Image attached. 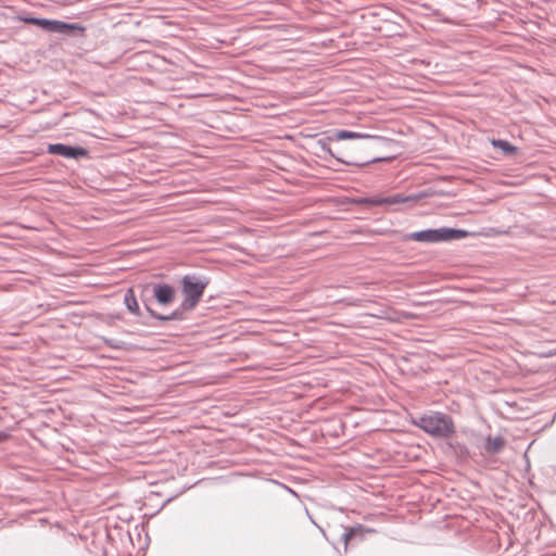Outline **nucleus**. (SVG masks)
Wrapping results in <instances>:
<instances>
[{
  "instance_id": "9",
  "label": "nucleus",
  "mask_w": 556,
  "mask_h": 556,
  "mask_svg": "<svg viewBox=\"0 0 556 556\" xmlns=\"http://www.w3.org/2000/svg\"><path fill=\"white\" fill-rule=\"evenodd\" d=\"M46 152L51 155L75 161L88 159L90 155L87 148L79 144H70L64 142L48 143Z\"/></svg>"
},
{
  "instance_id": "13",
  "label": "nucleus",
  "mask_w": 556,
  "mask_h": 556,
  "mask_svg": "<svg viewBox=\"0 0 556 556\" xmlns=\"http://www.w3.org/2000/svg\"><path fill=\"white\" fill-rule=\"evenodd\" d=\"M506 446V440L503 435L498 434L495 437L486 435L483 441L482 448L489 456L500 454Z\"/></svg>"
},
{
  "instance_id": "12",
  "label": "nucleus",
  "mask_w": 556,
  "mask_h": 556,
  "mask_svg": "<svg viewBox=\"0 0 556 556\" xmlns=\"http://www.w3.org/2000/svg\"><path fill=\"white\" fill-rule=\"evenodd\" d=\"M177 495L164 497L161 492L151 491L143 497L142 507L150 511L151 515H156L163 507L173 501Z\"/></svg>"
},
{
  "instance_id": "3",
  "label": "nucleus",
  "mask_w": 556,
  "mask_h": 556,
  "mask_svg": "<svg viewBox=\"0 0 556 556\" xmlns=\"http://www.w3.org/2000/svg\"><path fill=\"white\" fill-rule=\"evenodd\" d=\"M410 424L434 439H444L456 432L452 416L443 412L429 410L410 416Z\"/></svg>"
},
{
  "instance_id": "17",
  "label": "nucleus",
  "mask_w": 556,
  "mask_h": 556,
  "mask_svg": "<svg viewBox=\"0 0 556 556\" xmlns=\"http://www.w3.org/2000/svg\"><path fill=\"white\" fill-rule=\"evenodd\" d=\"M364 527L357 526L352 528H345L344 532L341 534V540L344 543V551H348L349 544L355 540L358 539L362 541L364 539Z\"/></svg>"
},
{
  "instance_id": "4",
  "label": "nucleus",
  "mask_w": 556,
  "mask_h": 556,
  "mask_svg": "<svg viewBox=\"0 0 556 556\" xmlns=\"http://www.w3.org/2000/svg\"><path fill=\"white\" fill-rule=\"evenodd\" d=\"M332 142H336L334 139H332V135L330 131L325 132V136L323 138L317 139L312 144V151L315 156L325 162H330L331 160H336L340 164H344L348 166H354V167H366L370 164H376L380 162H391L395 159V155H389V156H376L369 160H348L345 157H342L339 155V152H334L333 147L331 146Z\"/></svg>"
},
{
  "instance_id": "19",
  "label": "nucleus",
  "mask_w": 556,
  "mask_h": 556,
  "mask_svg": "<svg viewBox=\"0 0 556 556\" xmlns=\"http://www.w3.org/2000/svg\"><path fill=\"white\" fill-rule=\"evenodd\" d=\"M103 342L106 346L114 349V350H121L123 348V342L114 340V339L103 338Z\"/></svg>"
},
{
  "instance_id": "18",
  "label": "nucleus",
  "mask_w": 556,
  "mask_h": 556,
  "mask_svg": "<svg viewBox=\"0 0 556 556\" xmlns=\"http://www.w3.org/2000/svg\"><path fill=\"white\" fill-rule=\"evenodd\" d=\"M66 542L71 543L72 539L70 535L62 533L61 536L59 539L54 540L53 542H51V544L54 549H61L63 547L64 543H66Z\"/></svg>"
},
{
  "instance_id": "15",
  "label": "nucleus",
  "mask_w": 556,
  "mask_h": 556,
  "mask_svg": "<svg viewBox=\"0 0 556 556\" xmlns=\"http://www.w3.org/2000/svg\"><path fill=\"white\" fill-rule=\"evenodd\" d=\"M491 146L498 150L504 156H513L519 152V148L513 144L507 139L492 138L490 139Z\"/></svg>"
},
{
  "instance_id": "1",
  "label": "nucleus",
  "mask_w": 556,
  "mask_h": 556,
  "mask_svg": "<svg viewBox=\"0 0 556 556\" xmlns=\"http://www.w3.org/2000/svg\"><path fill=\"white\" fill-rule=\"evenodd\" d=\"M211 278L199 273H189L179 279L180 292L182 301L170 312L173 321H182L186 314L192 312L202 301L206 287L210 285Z\"/></svg>"
},
{
  "instance_id": "16",
  "label": "nucleus",
  "mask_w": 556,
  "mask_h": 556,
  "mask_svg": "<svg viewBox=\"0 0 556 556\" xmlns=\"http://www.w3.org/2000/svg\"><path fill=\"white\" fill-rule=\"evenodd\" d=\"M344 203L352 205L366 206V207H378L379 206V193L367 195V197H351L346 198Z\"/></svg>"
},
{
  "instance_id": "5",
  "label": "nucleus",
  "mask_w": 556,
  "mask_h": 556,
  "mask_svg": "<svg viewBox=\"0 0 556 556\" xmlns=\"http://www.w3.org/2000/svg\"><path fill=\"white\" fill-rule=\"evenodd\" d=\"M469 236H471V233L466 229L444 226L439 228H427L414 232H407L403 236V241H415L421 243H442L459 241Z\"/></svg>"
},
{
  "instance_id": "26",
  "label": "nucleus",
  "mask_w": 556,
  "mask_h": 556,
  "mask_svg": "<svg viewBox=\"0 0 556 556\" xmlns=\"http://www.w3.org/2000/svg\"><path fill=\"white\" fill-rule=\"evenodd\" d=\"M148 484H149V486H154V485H156V482L152 481V482H149Z\"/></svg>"
},
{
  "instance_id": "24",
  "label": "nucleus",
  "mask_w": 556,
  "mask_h": 556,
  "mask_svg": "<svg viewBox=\"0 0 556 556\" xmlns=\"http://www.w3.org/2000/svg\"><path fill=\"white\" fill-rule=\"evenodd\" d=\"M200 483H201V481H198V482H195L193 484H188V486H190V488L199 486ZM185 486H187V484Z\"/></svg>"
},
{
  "instance_id": "11",
  "label": "nucleus",
  "mask_w": 556,
  "mask_h": 556,
  "mask_svg": "<svg viewBox=\"0 0 556 556\" xmlns=\"http://www.w3.org/2000/svg\"><path fill=\"white\" fill-rule=\"evenodd\" d=\"M441 450L444 455L455 458L457 463H466L471 457L468 446L458 440L456 432L444 438Z\"/></svg>"
},
{
  "instance_id": "14",
  "label": "nucleus",
  "mask_w": 556,
  "mask_h": 556,
  "mask_svg": "<svg viewBox=\"0 0 556 556\" xmlns=\"http://www.w3.org/2000/svg\"><path fill=\"white\" fill-rule=\"evenodd\" d=\"M124 305L129 312V314L139 318H143V312L140 308L139 300L132 287L127 288L124 293Z\"/></svg>"
},
{
  "instance_id": "22",
  "label": "nucleus",
  "mask_w": 556,
  "mask_h": 556,
  "mask_svg": "<svg viewBox=\"0 0 556 556\" xmlns=\"http://www.w3.org/2000/svg\"><path fill=\"white\" fill-rule=\"evenodd\" d=\"M556 355V349L555 350H551L544 354H542V356L544 357H552V356H555Z\"/></svg>"
},
{
  "instance_id": "2",
  "label": "nucleus",
  "mask_w": 556,
  "mask_h": 556,
  "mask_svg": "<svg viewBox=\"0 0 556 556\" xmlns=\"http://www.w3.org/2000/svg\"><path fill=\"white\" fill-rule=\"evenodd\" d=\"M15 18L24 24L34 25L47 34H55L65 38L80 39L86 36L87 31V27L81 23L39 17L29 12H22Z\"/></svg>"
},
{
  "instance_id": "23",
  "label": "nucleus",
  "mask_w": 556,
  "mask_h": 556,
  "mask_svg": "<svg viewBox=\"0 0 556 556\" xmlns=\"http://www.w3.org/2000/svg\"><path fill=\"white\" fill-rule=\"evenodd\" d=\"M273 483H275L276 486H279V488L287 486L285 483H281V482H278V481H273Z\"/></svg>"
},
{
  "instance_id": "10",
  "label": "nucleus",
  "mask_w": 556,
  "mask_h": 556,
  "mask_svg": "<svg viewBox=\"0 0 556 556\" xmlns=\"http://www.w3.org/2000/svg\"><path fill=\"white\" fill-rule=\"evenodd\" d=\"M151 293H153L154 302L162 306L168 307L173 305L177 299V289L174 285L165 281H151Z\"/></svg>"
},
{
  "instance_id": "28",
  "label": "nucleus",
  "mask_w": 556,
  "mask_h": 556,
  "mask_svg": "<svg viewBox=\"0 0 556 556\" xmlns=\"http://www.w3.org/2000/svg\"><path fill=\"white\" fill-rule=\"evenodd\" d=\"M287 490H288L289 492H291L292 494H295V493L293 492V489L288 488Z\"/></svg>"
},
{
  "instance_id": "27",
  "label": "nucleus",
  "mask_w": 556,
  "mask_h": 556,
  "mask_svg": "<svg viewBox=\"0 0 556 556\" xmlns=\"http://www.w3.org/2000/svg\"><path fill=\"white\" fill-rule=\"evenodd\" d=\"M366 486L372 488V486H375V485L369 483V484H367ZM376 486H381V485H380V484H377Z\"/></svg>"
},
{
  "instance_id": "20",
  "label": "nucleus",
  "mask_w": 556,
  "mask_h": 556,
  "mask_svg": "<svg viewBox=\"0 0 556 556\" xmlns=\"http://www.w3.org/2000/svg\"><path fill=\"white\" fill-rule=\"evenodd\" d=\"M333 149H334V152H339V155H341L342 157H345V159L350 160V159H349V156H350V155H349L348 151H345L344 149H341V148H339V147H336V148H333Z\"/></svg>"
},
{
  "instance_id": "25",
  "label": "nucleus",
  "mask_w": 556,
  "mask_h": 556,
  "mask_svg": "<svg viewBox=\"0 0 556 556\" xmlns=\"http://www.w3.org/2000/svg\"><path fill=\"white\" fill-rule=\"evenodd\" d=\"M328 167L334 172H343V169H341V168H337V167H332V166H328Z\"/></svg>"
},
{
  "instance_id": "6",
  "label": "nucleus",
  "mask_w": 556,
  "mask_h": 556,
  "mask_svg": "<svg viewBox=\"0 0 556 556\" xmlns=\"http://www.w3.org/2000/svg\"><path fill=\"white\" fill-rule=\"evenodd\" d=\"M433 192L429 190H421L416 193L410 194H402V193H394L390 195H384L382 193H379V207H383L386 211H400L397 207L401 204L407 205L408 207H412L414 204L418 203L419 201L427 199L431 197Z\"/></svg>"
},
{
  "instance_id": "21",
  "label": "nucleus",
  "mask_w": 556,
  "mask_h": 556,
  "mask_svg": "<svg viewBox=\"0 0 556 556\" xmlns=\"http://www.w3.org/2000/svg\"><path fill=\"white\" fill-rule=\"evenodd\" d=\"M9 438V433L7 431L0 430V443L4 442Z\"/></svg>"
},
{
  "instance_id": "8",
  "label": "nucleus",
  "mask_w": 556,
  "mask_h": 556,
  "mask_svg": "<svg viewBox=\"0 0 556 556\" xmlns=\"http://www.w3.org/2000/svg\"><path fill=\"white\" fill-rule=\"evenodd\" d=\"M329 131L332 135V139H334L336 142L345 141V140L366 139V140H370L379 146H383L389 149L399 147V141L391 139V138L383 137V136H379V135H370L367 132H359V131H354V130H349V129H332Z\"/></svg>"
},
{
  "instance_id": "7",
  "label": "nucleus",
  "mask_w": 556,
  "mask_h": 556,
  "mask_svg": "<svg viewBox=\"0 0 556 556\" xmlns=\"http://www.w3.org/2000/svg\"><path fill=\"white\" fill-rule=\"evenodd\" d=\"M139 287L141 289L140 294H139V300L141 301L144 311L148 313L149 318L154 320V323H151L150 320L143 318L141 320V324L144 326H148V327H157V326L164 325L165 323L173 321V319L170 317V313L162 314V313L156 312L152 307V303L154 302V299H153V293H151V295L148 294L149 292H151V286H149V282L143 283Z\"/></svg>"
}]
</instances>
